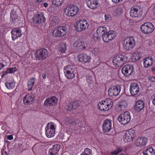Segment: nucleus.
I'll return each instance as SVG.
<instances>
[{"label": "nucleus", "instance_id": "nucleus-14", "mask_svg": "<svg viewBox=\"0 0 155 155\" xmlns=\"http://www.w3.org/2000/svg\"><path fill=\"white\" fill-rule=\"evenodd\" d=\"M33 21L35 25H38L45 21V19L42 14H35L33 18Z\"/></svg>", "mask_w": 155, "mask_h": 155}, {"label": "nucleus", "instance_id": "nucleus-58", "mask_svg": "<svg viewBox=\"0 0 155 155\" xmlns=\"http://www.w3.org/2000/svg\"><path fill=\"white\" fill-rule=\"evenodd\" d=\"M5 66L4 64L0 63V71Z\"/></svg>", "mask_w": 155, "mask_h": 155}, {"label": "nucleus", "instance_id": "nucleus-53", "mask_svg": "<svg viewBox=\"0 0 155 155\" xmlns=\"http://www.w3.org/2000/svg\"><path fill=\"white\" fill-rule=\"evenodd\" d=\"M7 138L9 140H12L13 139V136L12 135H10L8 136Z\"/></svg>", "mask_w": 155, "mask_h": 155}, {"label": "nucleus", "instance_id": "nucleus-49", "mask_svg": "<svg viewBox=\"0 0 155 155\" xmlns=\"http://www.w3.org/2000/svg\"><path fill=\"white\" fill-rule=\"evenodd\" d=\"M81 41L78 40L74 42V47H76L78 48L79 45Z\"/></svg>", "mask_w": 155, "mask_h": 155}, {"label": "nucleus", "instance_id": "nucleus-60", "mask_svg": "<svg viewBox=\"0 0 155 155\" xmlns=\"http://www.w3.org/2000/svg\"><path fill=\"white\" fill-rule=\"evenodd\" d=\"M43 6L45 7H47L48 6V4L47 3H43Z\"/></svg>", "mask_w": 155, "mask_h": 155}, {"label": "nucleus", "instance_id": "nucleus-3", "mask_svg": "<svg viewBox=\"0 0 155 155\" xmlns=\"http://www.w3.org/2000/svg\"><path fill=\"white\" fill-rule=\"evenodd\" d=\"M79 9L78 6L74 5H69L65 8L64 12L68 17H73L75 15L79 12Z\"/></svg>", "mask_w": 155, "mask_h": 155}, {"label": "nucleus", "instance_id": "nucleus-43", "mask_svg": "<svg viewBox=\"0 0 155 155\" xmlns=\"http://www.w3.org/2000/svg\"><path fill=\"white\" fill-rule=\"evenodd\" d=\"M86 80L88 84H91L93 82V78L89 74H88L86 76Z\"/></svg>", "mask_w": 155, "mask_h": 155}, {"label": "nucleus", "instance_id": "nucleus-50", "mask_svg": "<svg viewBox=\"0 0 155 155\" xmlns=\"http://www.w3.org/2000/svg\"><path fill=\"white\" fill-rule=\"evenodd\" d=\"M151 8L153 11V14L155 16V4H153L152 5Z\"/></svg>", "mask_w": 155, "mask_h": 155}, {"label": "nucleus", "instance_id": "nucleus-19", "mask_svg": "<svg viewBox=\"0 0 155 155\" xmlns=\"http://www.w3.org/2000/svg\"><path fill=\"white\" fill-rule=\"evenodd\" d=\"M106 29L105 27H98L96 31V34L94 35V39L96 40L99 38L101 36H102L105 33Z\"/></svg>", "mask_w": 155, "mask_h": 155}, {"label": "nucleus", "instance_id": "nucleus-28", "mask_svg": "<svg viewBox=\"0 0 155 155\" xmlns=\"http://www.w3.org/2000/svg\"><path fill=\"white\" fill-rule=\"evenodd\" d=\"M59 22V20L56 16H51L49 19V27L52 28L55 27Z\"/></svg>", "mask_w": 155, "mask_h": 155}, {"label": "nucleus", "instance_id": "nucleus-59", "mask_svg": "<svg viewBox=\"0 0 155 155\" xmlns=\"http://www.w3.org/2000/svg\"><path fill=\"white\" fill-rule=\"evenodd\" d=\"M42 77L44 79L46 78V74L45 73H44L42 74Z\"/></svg>", "mask_w": 155, "mask_h": 155}, {"label": "nucleus", "instance_id": "nucleus-26", "mask_svg": "<svg viewBox=\"0 0 155 155\" xmlns=\"http://www.w3.org/2000/svg\"><path fill=\"white\" fill-rule=\"evenodd\" d=\"M35 100L33 95L31 94H26L23 98V103L25 105L32 104Z\"/></svg>", "mask_w": 155, "mask_h": 155}, {"label": "nucleus", "instance_id": "nucleus-29", "mask_svg": "<svg viewBox=\"0 0 155 155\" xmlns=\"http://www.w3.org/2000/svg\"><path fill=\"white\" fill-rule=\"evenodd\" d=\"M99 3L98 0H88L87 2L88 7L91 9H95L97 7Z\"/></svg>", "mask_w": 155, "mask_h": 155}, {"label": "nucleus", "instance_id": "nucleus-45", "mask_svg": "<svg viewBox=\"0 0 155 155\" xmlns=\"http://www.w3.org/2000/svg\"><path fill=\"white\" fill-rule=\"evenodd\" d=\"M122 12V9L121 8H117L114 11V14L115 16L117 15H119L121 14Z\"/></svg>", "mask_w": 155, "mask_h": 155}, {"label": "nucleus", "instance_id": "nucleus-5", "mask_svg": "<svg viewBox=\"0 0 155 155\" xmlns=\"http://www.w3.org/2000/svg\"><path fill=\"white\" fill-rule=\"evenodd\" d=\"M136 44L135 41L133 37H129L125 38L123 41L124 48L126 50L131 49Z\"/></svg>", "mask_w": 155, "mask_h": 155}, {"label": "nucleus", "instance_id": "nucleus-55", "mask_svg": "<svg viewBox=\"0 0 155 155\" xmlns=\"http://www.w3.org/2000/svg\"><path fill=\"white\" fill-rule=\"evenodd\" d=\"M110 17V15H104V17L105 19V20L107 21L108 20V19Z\"/></svg>", "mask_w": 155, "mask_h": 155}, {"label": "nucleus", "instance_id": "nucleus-21", "mask_svg": "<svg viewBox=\"0 0 155 155\" xmlns=\"http://www.w3.org/2000/svg\"><path fill=\"white\" fill-rule=\"evenodd\" d=\"M140 7L137 5H134L131 8L130 14L131 16L135 18L139 16Z\"/></svg>", "mask_w": 155, "mask_h": 155}, {"label": "nucleus", "instance_id": "nucleus-17", "mask_svg": "<svg viewBox=\"0 0 155 155\" xmlns=\"http://www.w3.org/2000/svg\"><path fill=\"white\" fill-rule=\"evenodd\" d=\"M133 66L131 65H127L124 66L121 69V72L126 77H128L133 73Z\"/></svg>", "mask_w": 155, "mask_h": 155}, {"label": "nucleus", "instance_id": "nucleus-36", "mask_svg": "<svg viewBox=\"0 0 155 155\" xmlns=\"http://www.w3.org/2000/svg\"><path fill=\"white\" fill-rule=\"evenodd\" d=\"M142 56V54L138 52H135L133 54L132 58L135 61H137L140 59Z\"/></svg>", "mask_w": 155, "mask_h": 155}, {"label": "nucleus", "instance_id": "nucleus-42", "mask_svg": "<svg viewBox=\"0 0 155 155\" xmlns=\"http://www.w3.org/2000/svg\"><path fill=\"white\" fill-rule=\"evenodd\" d=\"M64 122L65 124L68 125L70 124H74V120L68 118H67L65 119Z\"/></svg>", "mask_w": 155, "mask_h": 155}, {"label": "nucleus", "instance_id": "nucleus-1", "mask_svg": "<svg viewBox=\"0 0 155 155\" xmlns=\"http://www.w3.org/2000/svg\"><path fill=\"white\" fill-rule=\"evenodd\" d=\"M56 125L54 123L51 122L48 123L45 128L46 136L48 138L54 137L55 134Z\"/></svg>", "mask_w": 155, "mask_h": 155}, {"label": "nucleus", "instance_id": "nucleus-23", "mask_svg": "<svg viewBox=\"0 0 155 155\" xmlns=\"http://www.w3.org/2000/svg\"><path fill=\"white\" fill-rule=\"evenodd\" d=\"M155 61V60L152 57L145 58L143 60L144 67L145 68H148L151 66Z\"/></svg>", "mask_w": 155, "mask_h": 155}, {"label": "nucleus", "instance_id": "nucleus-40", "mask_svg": "<svg viewBox=\"0 0 155 155\" xmlns=\"http://www.w3.org/2000/svg\"><path fill=\"white\" fill-rule=\"evenodd\" d=\"M92 150L88 148L84 149V152L81 155H91Z\"/></svg>", "mask_w": 155, "mask_h": 155}, {"label": "nucleus", "instance_id": "nucleus-37", "mask_svg": "<svg viewBox=\"0 0 155 155\" xmlns=\"http://www.w3.org/2000/svg\"><path fill=\"white\" fill-rule=\"evenodd\" d=\"M18 19V16L15 12L14 11H12L10 13V19L11 21L13 23H14L16 19Z\"/></svg>", "mask_w": 155, "mask_h": 155}, {"label": "nucleus", "instance_id": "nucleus-48", "mask_svg": "<svg viewBox=\"0 0 155 155\" xmlns=\"http://www.w3.org/2000/svg\"><path fill=\"white\" fill-rule=\"evenodd\" d=\"M72 103H73V105L75 107V109L77 107L79 106L80 105V102L78 101H77L74 102H72Z\"/></svg>", "mask_w": 155, "mask_h": 155}, {"label": "nucleus", "instance_id": "nucleus-41", "mask_svg": "<svg viewBox=\"0 0 155 155\" xmlns=\"http://www.w3.org/2000/svg\"><path fill=\"white\" fill-rule=\"evenodd\" d=\"M5 86L8 89H13L15 86L14 83H5Z\"/></svg>", "mask_w": 155, "mask_h": 155}, {"label": "nucleus", "instance_id": "nucleus-57", "mask_svg": "<svg viewBox=\"0 0 155 155\" xmlns=\"http://www.w3.org/2000/svg\"><path fill=\"white\" fill-rule=\"evenodd\" d=\"M36 145H35V146L32 147V150L33 152L34 151H37V150H36Z\"/></svg>", "mask_w": 155, "mask_h": 155}, {"label": "nucleus", "instance_id": "nucleus-32", "mask_svg": "<svg viewBox=\"0 0 155 155\" xmlns=\"http://www.w3.org/2000/svg\"><path fill=\"white\" fill-rule=\"evenodd\" d=\"M16 70L17 69L16 67L8 68L5 71H3L1 73V76L2 78L7 74L14 73Z\"/></svg>", "mask_w": 155, "mask_h": 155}, {"label": "nucleus", "instance_id": "nucleus-15", "mask_svg": "<svg viewBox=\"0 0 155 155\" xmlns=\"http://www.w3.org/2000/svg\"><path fill=\"white\" fill-rule=\"evenodd\" d=\"M121 86L117 85L109 88L108 90V94L110 96H117L119 94Z\"/></svg>", "mask_w": 155, "mask_h": 155}, {"label": "nucleus", "instance_id": "nucleus-6", "mask_svg": "<svg viewBox=\"0 0 155 155\" xmlns=\"http://www.w3.org/2000/svg\"><path fill=\"white\" fill-rule=\"evenodd\" d=\"M64 71L65 76L68 79H72L75 77V68L73 66L68 65L64 68Z\"/></svg>", "mask_w": 155, "mask_h": 155}, {"label": "nucleus", "instance_id": "nucleus-34", "mask_svg": "<svg viewBox=\"0 0 155 155\" xmlns=\"http://www.w3.org/2000/svg\"><path fill=\"white\" fill-rule=\"evenodd\" d=\"M143 155H155V151L152 147H150L143 152Z\"/></svg>", "mask_w": 155, "mask_h": 155}, {"label": "nucleus", "instance_id": "nucleus-25", "mask_svg": "<svg viewBox=\"0 0 155 155\" xmlns=\"http://www.w3.org/2000/svg\"><path fill=\"white\" fill-rule=\"evenodd\" d=\"M60 149V145L55 144L49 150V155H58V152Z\"/></svg>", "mask_w": 155, "mask_h": 155}, {"label": "nucleus", "instance_id": "nucleus-18", "mask_svg": "<svg viewBox=\"0 0 155 155\" xmlns=\"http://www.w3.org/2000/svg\"><path fill=\"white\" fill-rule=\"evenodd\" d=\"M11 33L12 39L13 41H15L18 38L21 37L23 33L20 28L13 29L11 31Z\"/></svg>", "mask_w": 155, "mask_h": 155}, {"label": "nucleus", "instance_id": "nucleus-30", "mask_svg": "<svg viewBox=\"0 0 155 155\" xmlns=\"http://www.w3.org/2000/svg\"><path fill=\"white\" fill-rule=\"evenodd\" d=\"M144 106V103L142 101L139 100L137 101L135 107V109L138 111L142 110Z\"/></svg>", "mask_w": 155, "mask_h": 155}, {"label": "nucleus", "instance_id": "nucleus-22", "mask_svg": "<svg viewBox=\"0 0 155 155\" xmlns=\"http://www.w3.org/2000/svg\"><path fill=\"white\" fill-rule=\"evenodd\" d=\"M78 58V61L82 63H89L91 59L90 56L84 54L79 55Z\"/></svg>", "mask_w": 155, "mask_h": 155}, {"label": "nucleus", "instance_id": "nucleus-35", "mask_svg": "<svg viewBox=\"0 0 155 155\" xmlns=\"http://www.w3.org/2000/svg\"><path fill=\"white\" fill-rule=\"evenodd\" d=\"M35 81V78H31L29 79L28 82V91H31L32 88Z\"/></svg>", "mask_w": 155, "mask_h": 155}, {"label": "nucleus", "instance_id": "nucleus-38", "mask_svg": "<svg viewBox=\"0 0 155 155\" xmlns=\"http://www.w3.org/2000/svg\"><path fill=\"white\" fill-rule=\"evenodd\" d=\"M65 0H53V4L56 6L61 5L64 2Z\"/></svg>", "mask_w": 155, "mask_h": 155}, {"label": "nucleus", "instance_id": "nucleus-7", "mask_svg": "<svg viewBox=\"0 0 155 155\" xmlns=\"http://www.w3.org/2000/svg\"><path fill=\"white\" fill-rule=\"evenodd\" d=\"M117 120L122 124L125 125L128 123L131 120L130 113L128 111L125 112L118 117Z\"/></svg>", "mask_w": 155, "mask_h": 155}, {"label": "nucleus", "instance_id": "nucleus-56", "mask_svg": "<svg viewBox=\"0 0 155 155\" xmlns=\"http://www.w3.org/2000/svg\"><path fill=\"white\" fill-rule=\"evenodd\" d=\"M46 0H36V2L38 3H39L41 2H45Z\"/></svg>", "mask_w": 155, "mask_h": 155}, {"label": "nucleus", "instance_id": "nucleus-2", "mask_svg": "<svg viewBox=\"0 0 155 155\" xmlns=\"http://www.w3.org/2000/svg\"><path fill=\"white\" fill-rule=\"evenodd\" d=\"M113 104L112 100L107 98L104 101H102L99 103L98 105V108L101 110L107 111L112 106Z\"/></svg>", "mask_w": 155, "mask_h": 155}, {"label": "nucleus", "instance_id": "nucleus-52", "mask_svg": "<svg viewBox=\"0 0 155 155\" xmlns=\"http://www.w3.org/2000/svg\"><path fill=\"white\" fill-rule=\"evenodd\" d=\"M149 78L151 81L155 82V76H151L149 77Z\"/></svg>", "mask_w": 155, "mask_h": 155}, {"label": "nucleus", "instance_id": "nucleus-31", "mask_svg": "<svg viewBox=\"0 0 155 155\" xmlns=\"http://www.w3.org/2000/svg\"><path fill=\"white\" fill-rule=\"evenodd\" d=\"M90 53L93 56H98L101 54V50L99 48H94L90 50Z\"/></svg>", "mask_w": 155, "mask_h": 155}, {"label": "nucleus", "instance_id": "nucleus-33", "mask_svg": "<svg viewBox=\"0 0 155 155\" xmlns=\"http://www.w3.org/2000/svg\"><path fill=\"white\" fill-rule=\"evenodd\" d=\"M127 106V104L125 101L120 102L119 105L117 107V110L120 111L126 110Z\"/></svg>", "mask_w": 155, "mask_h": 155}, {"label": "nucleus", "instance_id": "nucleus-51", "mask_svg": "<svg viewBox=\"0 0 155 155\" xmlns=\"http://www.w3.org/2000/svg\"><path fill=\"white\" fill-rule=\"evenodd\" d=\"M123 1V0H112V2L115 4H117Z\"/></svg>", "mask_w": 155, "mask_h": 155}, {"label": "nucleus", "instance_id": "nucleus-27", "mask_svg": "<svg viewBox=\"0 0 155 155\" xmlns=\"http://www.w3.org/2000/svg\"><path fill=\"white\" fill-rule=\"evenodd\" d=\"M147 139L144 137L138 138L136 140V145L138 147H143L145 146L147 142Z\"/></svg>", "mask_w": 155, "mask_h": 155}, {"label": "nucleus", "instance_id": "nucleus-44", "mask_svg": "<svg viewBox=\"0 0 155 155\" xmlns=\"http://www.w3.org/2000/svg\"><path fill=\"white\" fill-rule=\"evenodd\" d=\"M73 103H72V102H71L68 104V105L66 106L67 107H66L67 110H68L71 111L72 109H75V107L73 105Z\"/></svg>", "mask_w": 155, "mask_h": 155}, {"label": "nucleus", "instance_id": "nucleus-20", "mask_svg": "<svg viewBox=\"0 0 155 155\" xmlns=\"http://www.w3.org/2000/svg\"><path fill=\"white\" fill-rule=\"evenodd\" d=\"M112 126L111 120L108 119H106L103 121L102 125L103 130L105 132H108L111 129Z\"/></svg>", "mask_w": 155, "mask_h": 155}, {"label": "nucleus", "instance_id": "nucleus-39", "mask_svg": "<svg viewBox=\"0 0 155 155\" xmlns=\"http://www.w3.org/2000/svg\"><path fill=\"white\" fill-rule=\"evenodd\" d=\"M87 44L84 42L81 41L80 44L78 48L80 49H85L87 47Z\"/></svg>", "mask_w": 155, "mask_h": 155}, {"label": "nucleus", "instance_id": "nucleus-16", "mask_svg": "<svg viewBox=\"0 0 155 155\" xmlns=\"http://www.w3.org/2000/svg\"><path fill=\"white\" fill-rule=\"evenodd\" d=\"M140 90V85L136 83H132L130 85V91L132 96L137 95L139 93Z\"/></svg>", "mask_w": 155, "mask_h": 155}, {"label": "nucleus", "instance_id": "nucleus-12", "mask_svg": "<svg viewBox=\"0 0 155 155\" xmlns=\"http://www.w3.org/2000/svg\"><path fill=\"white\" fill-rule=\"evenodd\" d=\"M116 34L113 31H109L102 35V40L105 43H107L113 39Z\"/></svg>", "mask_w": 155, "mask_h": 155}, {"label": "nucleus", "instance_id": "nucleus-11", "mask_svg": "<svg viewBox=\"0 0 155 155\" xmlns=\"http://www.w3.org/2000/svg\"><path fill=\"white\" fill-rule=\"evenodd\" d=\"M48 51L45 49H41L37 50L35 53V56L37 60L45 59L48 56Z\"/></svg>", "mask_w": 155, "mask_h": 155}, {"label": "nucleus", "instance_id": "nucleus-46", "mask_svg": "<svg viewBox=\"0 0 155 155\" xmlns=\"http://www.w3.org/2000/svg\"><path fill=\"white\" fill-rule=\"evenodd\" d=\"M66 50V46L65 44H63L61 47L59 48V50L61 53H65Z\"/></svg>", "mask_w": 155, "mask_h": 155}, {"label": "nucleus", "instance_id": "nucleus-8", "mask_svg": "<svg viewBox=\"0 0 155 155\" xmlns=\"http://www.w3.org/2000/svg\"><path fill=\"white\" fill-rule=\"evenodd\" d=\"M89 26V24L86 20L82 19L76 23V25L75 26V30L78 31H84L87 29Z\"/></svg>", "mask_w": 155, "mask_h": 155}, {"label": "nucleus", "instance_id": "nucleus-13", "mask_svg": "<svg viewBox=\"0 0 155 155\" xmlns=\"http://www.w3.org/2000/svg\"><path fill=\"white\" fill-rule=\"evenodd\" d=\"M135 136V131L131 129L127 131L123 136V140L125 142L132 141Z\"/></svg>", "mask_w": 155, "mask_h": 155}, {"label": "nucleus", "instance_id": "nucleus-24", "mask_svg": "<svg viewBox=\"0 0 155 155\" xmlns=\"http://www.w3.org/2000/svg\"><path fill=\"white\" fill-rule=\"evenodd\" d=\"M58 101L57 99L55 97H52L50 98L47 99L45 101L44 103L47 106H55Z\"/></svg>", "mask_w": 155, "mask_h": 155}, {"label": "nucleus", "instance_id": "nucleus-10", "mask_svg": "<svg viewBox=\"0 0 155 155\" xmlns=\"http://www.w3.org/2000/svg\"><path fill=\"white\" fill-rule=\"evenodd\" d=\"M67 29L65 27L61 26L56 28L53 32V35L57 37H62L66 34Z\"/></svg>", "mask_w": 155, "mask_h": 155}, {"label": "nucleus", "instance_id": "nucleus-54", "mask_svg": "<svg viewBox=\"0 0 155 155\" xmlns=\"http://www.w3.org/2000/svg\"><path fill=\"white\" fill-rule=\"evenodd\" d=\"M1 153L2 155H7V152L4 150H2Z\"/></svg>", "mask_w": 155, "mask_h": 155}, {"label": "nucleus", "instance_id": "nucleus-4", "mask_svg": "<svg viewBox=\"0 0 155 155\" xmlns=\"http://www.w3.org/2000/svg\"><path fill=\"white\" fill-rule=\"evenodd\" d=\"M127 58L122 54L117 55L113 58L112 61L114 64L117 67L122 66L127 61Z\"/></svg>", "mask_w": 155, "mask_h": 155}, {"label": "nucleus", "instance_id": "nucleus-9", "mask_svg": "<svg viewBox=\"0 0 155 155\" xmlns=\"http://www.w3.org/2000/svg\"><path fill=\"white\" fill-rule=\"evenodd\" d=\"M140 29L142 32L144 33L149 34L153 31L154 27L151 23L147 22L141 25Z\"/></svg>", "mask_w": 155, "mask_h": 155}, {"label": "nucleus", "instance_id": "nucleus-47", "mask_svg": "<svg viewBox=\"0 0 155 155\" xmlns=\"http://www.w3.org/2000/svg\"><path fill=\"white\" fill-rule=\"evenodd\" d=\"M122 149L120 148H118L117 150H114L111 152V154L112 155H117L119 153L121 152Z\"/></svg>", "mask_w": 155, "mask_h": 155}]
</instances>
